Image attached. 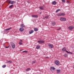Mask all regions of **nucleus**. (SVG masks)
Here are the masks:
<instances>
[{
    "instance_id": "nucleus-17",
    "label": "nucleus",
    "mask_w": 74,
    "mask_h": 74,
    "mask_svg": "<svg viewBox=\"0 0 74 74\" xmlns=\"http://www.w3.org/2000/svg\"><path fill=\"white\" fill-rule=\"evenodd\" d=\"M34 30L35 31V32H37V31H38V28H34Z\"/></svg>"
},
{
    "instance_id": "nucleus-28",
    "label": "nucleus",
    "mask_w": 74,
    "mask_h": 74,
    "mask_svg": "<svg viewBox=\"0 0 74 74\" xmlns=\"http://www.w3.org/2000/svg\"><path fill=\"white\" fill-rule=\"evenodd\" d=\"M58 16H62L61 13H60L59 14H58Z\"/></svg>"
},
{
    "instance_id": "nucleus-38",
    "label": "nucleus",
    "mask_w": 74,
    "mask_h": 74,
    "mask_svg": "<svg viewBox=\"0 0 74 74\" xmlns=\"http://www.w3.org/2000/svg\"><path fill=\"white\" fill-rule=\"evenodd\" d=\"M9 46H8V47H5V48H9Z\"/></svg>"
},
{
    "instance_id": "nucleus-34",
    "label": "nucleus",
    "mask_w": 74,
    "mask_h": 74,
    "mask_svg": "<svg viewBox=\"0 0 74 74\" xmlns=\"http://www.w3.org/2000/svg\"><path fill=\"white\" fill-rule=\"evenodd\" d=\"M65 1H66V0H62V1L63 3H64Z\"/></svg>"
},
{
    "instance_id": "nucleus-25",
    "label": "nucleus",
    "mask_w": 74,
    "mask_h": 74,
    "mask_svg": "<svg viewBox=\"0 0 74 74\" xmlns=\"http://www.w3.org/2000/svg\"><path fill=\"white\" fill-rule=\"evenodd\" d=\"M6 63H12V61H8L6 62Z\"/></svg>"
},
{
    "instance_id": "nucleus-29",
    "label": "nucleus",
    "mask_w": 74,
    "mask_h": 74,
    "mask_svg": "<svg viewBox=\"0 0 74 74\" xmlns=\"http://www.w3.org/2000/svg\"><path fill=\"white\" fill-rule=\"evenodd\" d=\"M23 52L25 53H27V51L26 50L23 51Z\"/></svg>"
},
{
    "instance_id": "nucleus-41",
    "label": "nucleus",
    "mask_w": 74,
    "mask_h": 74,
    "mask_svg": "<svg viewBox=\"0 0 74 74\" xmlns=\"http://www.w3.org/2000/svg\"><path fill=\"white\" fill-rule=\"evenodd\" d=\"M3 45H4V44H3Z\"/></svg>"
},
{
    "instance_id": "nucleus-1",
    "label": "nucleus",
    "mask_w": 74,
    "mask_h": 74,
    "mask_svg": "<svg viewBox=\"0 0 74 74\" xmlns=\"http://www.w3.org/2000/svg\"><path fill=\"white\" fill-rule=\"evenodd\" d=\"M60 19L61 21H66V18L64 17H60Z\"/></svg>"
},
{
    "instance_id": "nucleus-30",
    "label": "nucleus",
    "mask_w": 74,
    "mask_h": 74,
    "mask_svg": "<svg viewBox=\"0 0 74 74\" xmlns=\"http://www.w3.org/2000/svg\"><path fill=\"white\" fill-rule=\"evenodd\" d=\"M3 68H5L6 67V65H4L2 66Z\"/></svg>"
},
{
    "instance_id": "nucleus-8",
    "label": "nucleus",
    "mask_w": 74,
    "mask_h": 74,
    "mask_svg": "<svg viewBox=\"0 0 74 74\" xmlns=\"http://www.w3.org/2000/svg\"><path fill=\"white\" fill-rule=\"evenodd\" d=\"M55 70V68L53 67H51L50 70L51 71H53Z\"/></svg>"
},
{
    "instance_id": "nucleus-43",
    "label": "nucleus",
    "mask_w": 74,
    "mask_h": 74,
    "mask_svg": "<svg viewBox=\"0 0 74 74\" xmlns=\"http://www.w3.org/2000/svg\"><path fill=\"white\" fill-rule=\"evenodd\" d=\"M28 2V3H29V2Z\"/></svg>"
},
{
    "instance_id": "nucleus-7",
    "label": "nucleus",
    "mask_w": 74,
    "mask_h": 74,
    "mask_svg": "<svg viewBox=\"0 0 74 74\" xmlns=\"http://www.w3.org/2000/svg\"><path fill=\"white\" fill-rule=\"evenodd\" d=\"M24 30V29H23V27L20 28L19 29V31L20 32H22Z\"/></svg>"
},
{
    "instance_id": "nucleus-2",
    "label": "nucleus",
    "mask_w": 74,
    "mask_h": 74,
    "mask_svg": "<svg viewBox=\"0 0 74 74\" xmlns=\"http://www.w3.org/2000/svg\"><path fill=\"white\" fill-rule=\"evenodd\" d=\"M10 45H11V46H12V48H15V45L14 43L12 42H10Z\"/></svg>"
},
{
    "instance_id": "nucleus-20",
    "label": "nucleus",
    "mask_w": 74,
    "mask_h": 74,
    "mask_svg": "<svg viewBox=\"0 0 74 74\" xmlns=\"http://www.w3.org/2000/svg\"><path fill=\"white\" fill-rule=\"evenodd\" d=\"M52 24L53 25V26H55L56 24V23H55V22H52Z\"/></svg>"
},
{
    "instance_id": "nucleus-19",
    "label": "nucleus",
    "mask_w": 74,
    "mask_h": 74,
    "mask_svg": "<svg viewBox=\"0 0 74 74\" xmlns=\"http://www.w3.org/2000/svg\"><path fill=\"white\" fill-rule=\"evenodd\" d=\"M66 48H62V51H63V52H64V51H66Z\"/></svg>"
},
{
    "instance_id": "nucleus-31",
    "label": "nucleus",
    "mask_w": 74,
    "mask_h": 74,
    "mask_svg": "<svg viewBox=\"0 0 74 74\" xmlns=\"http://www.w3.org/2000/svg\"><path fill=\"white\" fill-rule=\"evenodd\" d=\"M64 57H67V55L66 54H65L64 55Z\"/></svg>"
},
{
    "instance_id": "nucleus-27",
    "label": "nucleus",
    "mask_w": 74,
    "mask_h": 74,
    "mask_svg": "<svg viewBox=\"0 0 74 74\" xmlns=\"http://www.w3.org/2000/svg\"><path fill=\"white\" fill-rule=\"evenodd\" d=\"M61 16H64V15H65V14L64 13H61Z\"/></svg>"
},
{
    "instance_id": "nucleus-37",
    "label": "nucleus",
    "mask_w": 74,
    "mask_h": 74,
    "mask_svg": "<svg viewBox=\"0 0 74 74\" xmlns=\"http://www.w3.org/2000/svg\"><path fill=\"white\" fill-rule=\"evenodd\" d=\"M22 41H23L22 40H20V42H22Z\"/></svg>"
},
{
    "instance_id": "nucleus-21",
    "label": "nucleus",
    "mask_w": 74,
    "mask_h": 74,
    "mask_svg": "<svg viewBox=\"0 0 74 74\" xmlns=\"http://www.w3.org/2000/svg\"><path fill=\"white\" fill-rule=\"evenodd\" d=\"M13 7V5H12L9 7L10 8H12Z\"/></svg>"
},
{
    "instance_id": "nucleus-36",
    "label": "nucleus",
    "mask_w": 74,
    "mask_h": 74,
    "mask_svg": "<svg viewBox=\"0 0 74 74\" xmlns=\"http://www.w3.org/2000/svg\"><path fill=\"white\" fill-rule=\"evenodd\" d=\"M61 29V28H58V29H57V30H60V29Z\"/></svg>"
},
{
    "instance_id": "nucleus-12",
    "label": "nucleus",
    "mask_w": 74,
    "mask_h": 74,
    "mask_svg": "<svg viewBox=\"0 0 74 74\" xmlns=\"http://www.w3.org/2000/svg\"><path fill=\"white\" fill-rule=\"evenodd\" d=\"M32 17H34L35 18H38V15H32Z\"/></svg>"
},
{
    "instance_id": "nucleus-24",
    "label": "nucleus",
    "mask_w": 74,
    "mask_h": 74,
    "mask_svg": "<svg viewBox=\"0 0 74 74\" xmlns=\"http://www.w3.org/2000/svg\"><path fill=\"white\" fill-rule=\"evenodd\" d=\"M40 48V46L39 45H38L36 47L37 49H39Z\"/></svg>"
},
{
    "instance_id": "nucleus-23",
    "label": "nucleus",
    "mask_w": 74,
    "mask_h": 74,
    "mask_svg": "<svg viewBox=\"0 0 74 74\" xmlns=\"http://www.w3.org/2000/svg\"><path fill=\"white\" fill-rule=\"evenodd\" d=\"M29 70H30V68H28L26 69L25 70L26 71H29Z\"/></svg>"
},
{
    "instance_id": "nucleus-4",
    "label": "nucleus",
    "mask_w": 74,
    "mask_h": 74,
    "mask_svg": "<svg viewBox=\"0 0 74 74\" xmlns=\"http://www.w3.org/2000/svg\"><path fill=\"white\" fill-rule=\"evenodd\" d=\"M38 42L39 44H42V43H44L45 42V41L44 40H39L38 41Z\"/></svg>"
},
{
    "instance_id": "nucleus-15",
    "label": "nucleus",
    "mask_w": 74,
    "mask_h": 74,
    "mask_svg": "<svg viewBox=\"0 0 74 74\" xmlns=\"http://www.w3.org/2000/svg\"><path fill=\"white\" fill-rule=\"evenodd\" d=\"M34 32V31L33 30H31L29 31V34H32Z\"/></svg>"
},
{
    "instance_id": "nucleus-11",
    "label": "nucleus",
    "mask_w": 74,
    "mask_h": 74,
    "mask_svg": "<svg viewBox=\"0 0 74 74\" xmlns=\"http://www.w3.org/2000/svg\"><path fill=\"white\" fill-rule=\"evenodd\" d=\"M57 73H59L61 71V70L60 69H57L56 70Z\"/></svg>"
},
{
    "instance_id": "nucleus-16",
    "label": "nucleus",
    "mask_w": 74,
    "mask_h": 74,
    "mask_svg": "<svg viewBox=\"0 0 74 74\" xmlns=\"http://www.w3.org/2000/svg\"><path fill=\"white\" fill-rule=\"evenodd\" d=\"M21 27H25V26L23 24H22L21 25H20Z\"/></svg>"
},
{
    "instance_id": "nucleus-18",
    "label": "nucleus",
    "mask_w": 74,
    "mask_h": 74,
    "mask_svg": "<svg viewBox=\"0 0 74 74\" xmlns=\"http://www.w3.org/2000/svg\"><path fill=\"white\" fill-rule=\"evenodd\" d=\"M52 4H54V5L56 4V2L55 1H53L52 2Z\"/></svg>"
},
{
    "instance_id": "nucleus-9",
    "label": "nucleus",
    "mask_w": 74,
    "mask_h": 74,
    "mask_svg": "<svg viewBox=\"0 0 74 74\" xmlns=\"http://www.w3.org/2000/svg\"><path fill=\"white\" fill-rule=\"evenodd\" d=\"M49 18V16H47L45 17H43V19H48Z\"/></svg>"
},
{
    "instance_id": "nucleus-10",
    "label": "nucleus",
    "mask_w": 74,
    "mask_h": 74,
    "mask_svg": "<svg viewBox=\"0 0 74 74\" xmlns=\"http://www.w3.org/2000/svg\"><path fill=\"white\" fill-rule=\"evenodd\" d=\"M48 46L49 47H50L51 48H53V45H50V44H48Z\"/></svg>"
},
{
    "instance_id": "nucleus-39",
    "label": "nucleus",
    "mask_w": 74,
    "mask_h": 74,
    "mask_svg": "<svg viewBox=\"0 0 74 74\" xmlns=\"http://www.w3.org/2000/svg\"><path fill=\"white\" fill-rule=\"evenodd\" d=\"M39 14H41V12H40L39 13Z\"/></svg>"
},
{
    "instance_id": "nucleus-42",
    "label": "nucleus",
    "mask_w": 74,
    "mask_h": 74,
    "mask_svg": "<svg viewBox=\"0 0 74 74\" xmlns=\"http://www.w3.org/2000/svg\"><path fill=\"white\" fill-rule=\"evenodd\" d=\"M28 2V3H29V2Z\"/></svg>"
},
{
    "instance_id": "nucleus-13",
    "label": "nucleus",
    "mask_w": 74,
    "mask_h": 74,
    "mask_svg": "<svg viewBox=\"0 0 74 74\" xmlns=\"http://www.w3.org/2000/svg\"><path fill=\"white\" fill-rule=\"evenodd\" d=\"M12 29V28L11 27H10L8 29H5V30L6 31H8V30H11Z\"/></svg>"
},
{
    "instance_id": "nucleus-33",
    "label": "nucleus",
    "mask_w": 74,
    "mask_h": 74,
    "mask_svg": "<svg viewBox=\"0 0 74 74\" xmlns=\"http://www.w3.org/2000/svg\"><path fill=\"white\" fill-rule=\"evenodd\" d=\"M35 63H36V61H34L32 62V63L33 64Z\"/></svg>"
},
{
    "instance_id": "nucleus-3",
    "label": "nucleus",
    "mask_w": 74,
    "mask_h": 74,
    "mask_svg": "<svg viewBox=\"0 0 74 74\" xmlns=\"http://www.w3.org/2000/svg\"><path fill=\"white\" fill-rule=\"evenodd\" d=\"M7 2L9 4H13L14 3V1H11L10 0H8Z\"/></svg>"
},
{
    "instance_id": "nucleus-40",
    "label": "nucleus",
    "mask_w": 74,
    "mask_h": 74,
    "mask_svg": "<svg viewBox=\"0 0 74 74\" xmlns=\"http://www.w3.org/2000/svg\"><path fill=\"white\" fill-rule=\"evenodd\" d=\"M46 58H48V57H46Z\"/></svg>"
},
{
    "instance_id": "nucleus-6",
    "label": "nucleus",
    "mask_w": 74,
    "mask_h": 74,
    "mask_svg": "<svg viewBox=\"0 0 74 74\" xmlns=\"http://www.w3.org/2000/svg\"><path fill=\"white\" fill-rule=\"evenodd\" d=\"M55 63L56 65H59V61L58 60H56L55 61Z\"/></svg>"
},
{
    "instance_id": "nucleus-32",
    "label": "nucleus",
    "mask_w": 74,
    "mask_h": 74,
    "mask_svg": "<svg viewBox=\"0 0 74 74\" xmlns=\"http://www.w3.org/2000/svg\"><path fill=\"white\" fill-rule=\"evenodd\" d=\"M19 45H22V44H23V43H22L21 42H19Z\"/></svg>"
},
{
    "instance_id": "nucleus-5",
    "label": "nucleus",
    "mask_w": 74,
    "mask_h": 74,
    "mask_svg": "<svg viewBox=\"0 0 74 74\" xmlns=\"http://www.w3.org/2000/svg\"><path fill=\"white\" fill-rule=\"evenodd\" d=\"M68 28L70 30H71L74 29V27L73 26H70L68 27Z\"/></svg>"
},
{
    "instance_id": "nucleus-14",
    "label": "nucleus",
    "mask_w": 74,
    "mask_h": 74,
    "mask_svg": "<svg viewBox=\"0 0 74 74\" xmlns=\"http://www.w3.org/2000/svg\"><path fill=\"white\" fill-rule=\"evenodd\" d=\"M66 52L68 53H69V54H73V53H72L71 52L68 51H67V50L66 51Z\"/></svg>"
},
{
    "instance_id": "nucleus-26",
    "label": "nucleus",
    "mask_w": 74,
    "mask_h": 74,
    "mask_svg": "<svg viewBox=\"0 0 74 74\" xmlns=\"http://www.w3.org/2000/svg\"><path fill=\"white\" fill-rule=\"evenodd\" d=\"M60 9H58L56 10V12H57V13L58 12L60 11Z\"/></svg>"
},
{
    "instance_id": "nucleus-35",
    "label": "nucleus",
    "mask_w": 74,
    "mask_h": 74,
    "mask_svg": "<svg viewBox=\"0 0 74 74\" xmlns=\"http://www.w3.org/2000/svg\"><path fill=\"white\" fill-rule=\"evenodd\" d=\"M66 1L68 3H69V4H70V1Z\"/></svg>"
},
{
    "instance_id": "nucleus-22",
    "label": "nucleus",
    "mask_w": 74,
    "mask_h": 74,
    "mask_svg": "<svg viewBox=\"0 0 74 74\" xmlns=\"http://www.w3.org/2000/svg\"><path fill=\"white\" fill-rule=\"evenodd\" d=\"M39 9L40 10H44V8L42 7H39Z\"/></svg>"
}]
</instances>
